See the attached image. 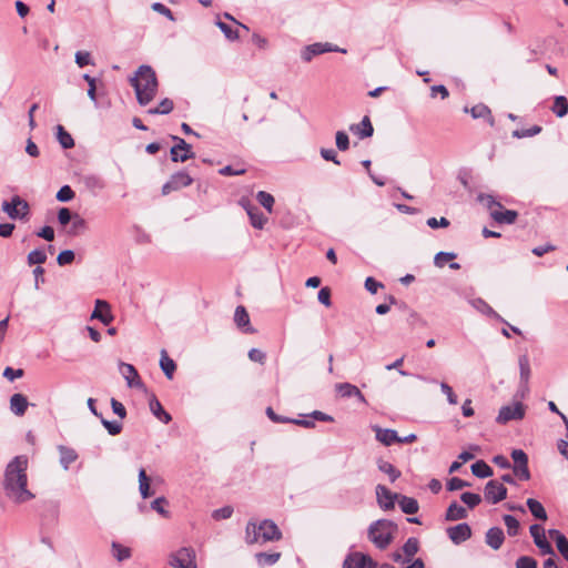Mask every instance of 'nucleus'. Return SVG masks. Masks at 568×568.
I'll return each instance as SVG.
<instances>
[{"instance_id":"obj_58","label":"nucleus","mask_w":568,"mask_h":568,"mask_svg":"<svg viewBox=\"0 0 568 568\" xmlns=\"http://www.w3.org/2000/svg\"><path fill=\"white\" fill-rule=\"evenodd\" d=\"M74 197V192L69 185L62 186L57 193V200L60 202H69Z\"/></svg>"},{"instance_id":"obj_18","label":"nucleus","mask_w":568,"mask_h":568,"mask_svg":"<svg viewBox=\"0 0 568 568\" xmlns=\"http://www.w3.org/2000/svg\"><path fill=\"white\" fill-rule=\"evenodd\" d=\"M92 320H99L103 324L108 325L113 321V315L110 310L108 302L102 300L95 301V307L91 314Z\"/></svg>"},{"instance_id":"obj_54","label":"nucleus","mask_w":568,"mask_h":568,"mask_svg":"<svg viewBox=\"0 0 568 568\" xmlns=\"http://www.w3.org/2000/svg\"><path fill=\"white\" fill-rule=\"evenodd\" d=\"M233 511L234 510L232 506H224L222 508L213 510L212 518L215 520L227 519L232 516Z\"/></svg>"},{"instance_id":"obj_3","label":"nucleus","mask_w":568,"mask_h":568,"mask_svg":"<svg viewBox=\"0 0 568 568\" xmlns=\"http://www.w3.org/2000/svg\"><path fill=\"white\" fill-rule=\"evenodd\" d=\"M282 538V532L277 525L271 519H264L258 524L250 520L245 529V541L252 544H265L276 541Z\"/></svg>"},{"instance_id":"obj_24","label":"nucleus","mask_w":568,"mask_h":568,"mask_svg":"<svg viewBox=\"0 0 568 568\" xmlns=\"http://www.w3.org/2000/svg\"><path fill=\"white\" fill-rule=\"evenodd\" d=\"M505 540V535L501 528L493 527L488 529L485 536L486 544L494 550H498Z\"/></svg>"},{"instance_id":"obj_41","label":"nucleus","mask_w":568,"mask_h":568,"mask_svg":"<svg viewBox=\"0 0 568 568\" xmlns=\"http://www.w3.org/2000/svg\"><path fill=\"white\" fill-rule=\"evenodd\" d=\"M477 201L486 205V207L493 213V210L503 209L500 202L496 201L493 195L480 193L477 196Z\"/></svg>"},{"instance_id":"obj_59","label":"nucleus","mask_w":568,"mask_h":568,"mask_svg":"<svg viewBox=\"0 0 568 568\" xmlns=\"http://www.w3.org/2000/svg\"><path fill=\"white\" fill-rule=\"evenodd\" d=\"M474 119L487 118L490 115V110L485 104H477L470 109Z\"/></svg>"},{"instance_id":"obj_15","label":"nucleus","mask_w":568,"mask_h":568,"mask_svg":"<svg viewBox=\"0 0 568 568\" xmlns=\"http://www.w3.org/2000/svg\"><path fill=\"white\" fill-rule=\"evenodd\" d=\"M377 503L384 510H389L395 507V501L398 500L399 494L392 493L383 485L376 486Z\"/></svg>"},{"instance_id":"obj_21","label":"nucleus","mask_w":568,"mask_h":568,"mask_svg":"<svg viewBox=\"0 0 568 568\" xmlns=\"http://www.w3.org/2000/svg\"><path fill=\"white\" fill-rule=\"evenodd\" d=\"M469 304L479 313L497 320L501 323H506L505 318H503L486 301L480 297L469 300Z\"/></svg>"},{"instance_id":"obj_57","label":"nucleus","mask_w":568,"mask_h":568,"mask_svg":"<svg viewBox=\"0 0 568 568\" xmlns=\"http://www.w3.org/2000/svg\"><path fill=\"white\" fill-rule=\"evenodd\" d=\"M74 252L72 250H64L59 253L57 257V262L59 265L63 266L67 264H71L74 261Z\"/></svg>"},{"instance_id":"obj_53","label":"nucleus","mask_w":568,"mask_h":568,"mask_svg":"<svg viewBox=\"0 0 568 568\" xmlns=\"http://www.w3.org/2000/svg\"><path fill=\"white\" fill-rule=\"evenodd\" d=\"M83 80L88 82V97L92 102L97 104V85L95 79L89 74H83Z\"/></svg>"},{"instance_id":"obj_11","label":"nucleus","mask_w":568,"mask_h":568,"mask_svg":"<svg viewBox=\"0 0 568 568\" xmlns=\"http://www.w3.org/2000/svg\"><path fill=\"white\" fill-rule=\"evenodd\" d=\"M530 535L534 539L535 545L539 549L541 555L556 556L554 548L546 538V532L542 526L534 524L529 528Z\"/></svg>"},{"instance_id":"obj_42","label":"nucleus","mask_w":568,"mask_h":568,"mask_svg":"<svg viewBox=\"0 0 568 568\" xmlns=\"http://www.w3.org/2000/svg\"><path fill=\"white\" fill-rule=\"evenodd\" d=\"M173 101L165 98L163 99L156 108H152L148 110L149 114H168L173 110Z\"/></svg>"},{"instance_id":"obj_8","label":"nucleus","mask_w":568,"mask_h":568,"mask_svg":"<svg viewBox=\"0 0 568 568\" xmlns=\"http://www.w3.org/2000/svg\"><path fill=\"white\" fill-rule=\"evenodd\" d=\"M325 52H342V53H346V50L345 49H341V48H338L336 45H333V44H331L328 42H325V43L316 42V43L306 45L302 50L301 57H302V59L305 62H310L315 55H318V54H322V53H325Z\"/></svg>"},{"instance_id":"obj_51","label":"nucleus","mask_w":568,"mask_h":568,"mask_svg":"<svg viewBox=\"0 0 568 568\" xmlns=\"http://www.w3.org/2000/svg\"><path fill=\"white\" fill-rule=\"evenodd\" d=\"M540 132H541V126L534 125L526 130H515L513 132V136L517 138V139H523V138L535 136V135L539 134Z\"/></svg>"},{"instance_id":"obj_48","label":"nucleus","mask_w":568,"mask_h":568,"mask_svg":"<svg viewBox=\"0 0 568 568\" xmlns=\"http://www.w3.org/2000/svg\"><path fill=\"white\" fill-rule=\"evenodd\" d=\"M47 254L43 250H33L28 254V263L30 265H41L45 263Z\"/></svg>"},{"instance_id":"obj_45","label":"nucleus","mask_w":568,"mask_h":568,"mask_svg":"<svg viewBox=\"0 0 568 568\" xmlns=\"http://www.w3.org/2000/svg\"><path fill=\"white\" fill-rule=\"evenodd\" d=\"M112 554L119 561L126 560L131 557L130 548L124 547L118 542L112 544Z\"/></svg>"},{"instance_id":"obj_23","label":"nucleus","mask_w":568,"mask_h":568,"mask_svg":"<svg viewBox=\"0 0 568 568\" xmlns=\"http://www.w3.org/2000/svg\"><path fill=\"white\" fill-rule=\"evenodd\" d=\"M373 430L375 432L376 439L385 446H390L398 440L397 432L394 429L373 426Z\"/></svg>"},{"instance_id":"obj_61","label":"nucleus","mask_w":568,"mask_h":568,"mask_svg":"<svg viewBox=\"0 0 568 568\" xmlns=\"http://www.w3.org/2000/svg\"><path fill=\"white\" fill-rule=\"evenodd\" d=\"M468 486H469V483H467L458 477H453L447 483V489L450 491L459 490V489H463Z\"/></svg>"},{"instance_id":"obj_40","label":"nucleus","mask_w":568,"mask_h":568,"mask_svg":"<svg viewBox=\"0 0 568 568\" xmlns=\"http://www.w3.org/2000/svg\"><path fill=\"white\" fill-rule=\"evenodd\" d=\"M57 139L63 149H71L74 145L73 138L62 125L57 126Z\"/></svg>"},{"instance_id":"obj_9","label":"nucleus","mask_w":568,"mask_h":568,"mask_svg":"<svg viewBox=\"0 0 568 568\" xmlns=\"http://www.w3.org/2000/svg\"><path fill=\"white\" fill-rule=\"evenodd\" d=\"M172 140L175 141L170 151L173 162H185L194 158L191 145L184 139L173 135Z\"/></svg>"},{"instance_id":"obj_26","label":"nucleus","mask_w":568,"mask_h":568,"mask_svg":"<svg viewBox=\"0 0 568 568\" xmlns=\"http://www.w3.org/2000/svg\"><path fill=\"white\" fill-rule=\"evenodd\" d=\"M29 406L24 395L16 393L10 397V409L17 416H23Z\"/></svg>"},{"instance_id":"obj_37","label":"nucleus","mask_w":568,"mask_h":568,"mask_svg":"<svg viewBox=\"0 0 568 568\" xmlns=\"http://www.w3.org/2000/svg\"><path fill=\"white\" fill-rule=\"evenodd\" d=\"M246 212L250 216L251 223L255 229H263L266 217L256 207L247 206Z\"/></svg>"},{"instance_id":"obj_4","label":"nucleus","mask_w":568,"mask_h":568,"mask_svg":"<svg viewBox=\"0 0 568 568\" xmlns=\"http://www.w3.org/2000/svg\"><path fill=\"white\" fill-rule=\"evenodd\" d=\"M397 525L388 519L373 521L367 530L368 539L378 549H386L393 541Z\"/></svg>"},{"instance_id":"obj_5","label":"nucleus","mask_w":568,"mask_h":568,"mask_svg":"<svg viewBox=\"0 0 568 568\" xmlns=\"http://www.w3.org/2000/svg\"><path fill=\"white\" fill-rule=\"evenodd\" d=\"M1 209L12 220H24L30 211L28 202L19 195H14L10 201H4Z\"/></svg>"},{"instance_id":"obj_17","label":"nucleus","mask_w":568,"mask_h":568,"mask_svg":"<svg viewBox=\"0 0 568 568\" xmlns=\"http://www.w3.org/2000/svg\"><path fill=\"white\" fill-rule=\"evenodd\" d=\"M447 534L454 544L459 545L470 538L471 529L468 524L463 523V524H458L456 526L449 527L447 529Z\"/></svg>"},{"instance_id":"obj_50","label":"nucleus","mask_w":568,"mask_h":568,"mask_svg":"<svg viewBox=\"0 0 568 568\" xmlns=\"http://www.w3.org/2000/svg\"><path fill=\"white\" fill-rule=\"evenodd\" d=\"M280 557H281L280 552H272V554L258 552L256 555V559H257L258 564H261V565H274L275 562L278 561Z\"/></svg>"},{"instance_id":"obj_63","label":"nucleus","mask_w":568,"mask_h":568,"mask_svg":"<svg viewBox=\"0 0 568 568\" xmlns=\"http://www.w3.org/2000/svg\"><path fill=\"white\" fill-rule=\"evenodd\" d=\"M516 568H537V561L528 556H521L516 560Z\"/></svg>"},{"instance_id":"obj_56","label":"nucleus","mask_w":568,"mask_h":568,"mask_svg":"<svg viewBox=\"0 0 568 568\" xmlns=\"http://www.w3.org/2000/svg\"><path fill=\"white\" fill-rule=\"evenodd\" d=\"M336 146L341 151H346L349 146L348 135L344 131H337L335 135Z\"/></svg>"},{"instance_id":"obj_34","label":"nucleus","mask_w":568,"mask_h":568,"mask_svg":"<svg viewBox=\"0 0 568 568\" xmlns=\"http://www.w3.org/2000/svg\"><path fill=\"white\" fill-rule=\"evenodd\" d=\"M160 366H161V369L163 371V373L165 374V376L169 379H172L173 374L176 369V365H175L174 361L168 356V354L164 349L161 352Z\"/></svg>"},{"instance_id":"obj_33","label":"nucleus","mask_w":568,"mask_h":568,"mask_svg":"<svg viewBox=\"0 0 568 568\" xmlns=\"http://www.w3.org/2000/svg\"><path fill=\"white\" fill-rule=\"evenodd\" d=\"M527 507L529 508L531 515L536 518V519H539V520H547V513L544 508V506L541 505V503H539L538 500L534 499V498H528L527 501Z\"/></svg>"},{"instance_id":"obj_20","label":"nucleus","mask_w":568,"mask_h":568,"mask_svg":"<svg viewBox=\"0 0 568 568\" xmlns=\"http://www.w3.org/2000/svg\"><path fill=\"white\" fill-rule=\"evenodd\" d=\"M367 562L376 566V562L368 555L353 552L344 560L343 568H365Z\"/></svg>"},{"instance_id":"obj_43","label":"nucleus","mask_w":568,"mask_h":568,"mask_svg":"<svg viewBox=\"0 0 568 568\" xmlns=\"http://www.w3.org/2000/svg\"><path fill=\"white\" fill-rule=\"evenodd\" d=\"M378 469L387 474L390 481H395L400 476V473L390 463L383 459L378 460Z\"/></svg>"},{"instance_id":"obj_1","label":"nucleus","mask_w":568,"mask_h":568,"mask_svg":"<svg viewBox=\"0 0 568 568\" xmlns=\"http://www.w3.org/2000/svg\"><path fill=\"white\" fill-rule=\"evenodd\" d=\"M28 464L26 455H18L4 468L2 488L6 497L13 504L21 505L36 498L29 488Z\"/></svg>"},{"instance_id":"obj_47","label":"nucleus","mask_w":568,"mask_h":568,"mask_svg":"<svg viewBox=\"0 0 568 568\" xmlns=\"http://www.w3.org/2000/svg\"><path fill=\"white\" fill-rule=\"evenodd\" d=\"M256 199L264 209H266L270 213L272 212L274 204V197L272 194L265 191H258L256 194Z\"/></svg>"},{"instance_id":"obj_30","label":"nucleus","mask_w":568,"mask_h":568,"mask_svg":"<svg viewBox=\"0 0 568 568\" xmlns=\"http://www.w3.org/2000/svg\"><path fill=\"white\" fill-rule=\"evenodd\" d=\"M397 501L404 514L414 515L419 509L418 501L413 497L399 495Z\"/></svg>"},{"instance_id":"obj_64","label":"nucleus","mask_w":568,"mask_h":568,"mask_svg":"<svg viewBox=\"0 0 568 568\" xmlns=\"http://www.w3.org/2000/svg\"><path fill=\"white\" fill-rule=\"evenodd\" d=\"M456 257V254L455 253H449V252H439L435 255V265L438 266V267H443L444 266V263L446 261H452Z\"/></svg>"},{"instance_id":"obj_7","label":"nucleus","mask_w":568,"mask_h":568,"mask_svg":"<svg viewBox=\"0 0 568 568\" xmlns=\"http://www.w3.org/2000/svg\"><path fill=\"white\" fill-rule=\"evenodd\" d=\"M193 548L183 547L170 558V565L174 568H197Z\"/></svg>"},{"instance_id":"obj_52","label":"nucleus","mask_w":568,"mask_h":568,"mask_svg":"<svg viewBox=\"0 0 568 568\" xmlns=\"http://www.w3.org/2000/svg\"><path fill=\"white\" fill-rule=\"evenodd\" d=\"M463 503H465L469 508H474L480 504L481 497L478 494L474 493H463L460 496Z\"/></svg>"},{"instance_id":"obj_38","label":"nucleus","mask_w":568,"mask_h":568,"mask_svg":"<svg viewBox=\"0 0 568 568\" xmlns=\"http://www.w3.org/2000/svg\"><path fill=\"white\" fill-rule=\"evenodd\" d=\"M139 490L144 499L153 494L150 491V478L148 477L144 468H141L139 471Z\"/></svg>"},{"instance_id":"obj_22","label":"nucleus","mask_w":568,"mask_h":568,"mask_svg":"<svg viewBox=\"0 0 568 568\" xmlns=\"http://www.w3.org/2000/svg\"><path fill=\"white\" fill-rule=\"evenodd\" d=\"M349 130L359 139L371 138L374 133V128L372 125L371 119L367 115H365L359 123L352 124Z\"/></svg>"},{"instance_id":"obj_32","label":"nucleus","mask_w":568,"mask_h":568,"mask_svg":"<svg viewBox=\"0 0 568 568\" xmlns=\"http://www.w3.org/2000/svg\"><path fill=\"white\" fill-rule=\"evenodd\" d=\"M59 453L60 464L64 470H68L70 465L77 460L78 454L74 449L65 446H59Z\"/></svg>"},{"instance_id":"obj_49","label":"nucleus","mask_w":568,"mask_h":568,"mask_svg":"<svg viewBox=\"0 0 568 568\" xmlns=\"http://www.w3.org/2000/svg\"><path fill=\"white\" fill-rule=\"evenodd\" d=\"M216 26L224 33V36L227 40L235 41L239 39L237 30L233 29L230 24L219 20V21H216Z\"/></svg>"},{"instance_id":"obj_55","label":"nucleus","mask_w":568,"mask_h":568,"mask_svg":"<svg viewBox=\"0 0 568 568\" xmlns=\"http://www.w3.org/2000/svg\"><path fill=\"white\" fill-rule=\"evenodd\" d=\"M100 418H101L102 425L106 428V430L109 432L110 435L114 436V435H118L121 433V430H122L121 423L110 422L108 419H104L102 416Z\"/></svg>"},{"instance_id":"obj_62","label":"nucleus","mask_w":568,"mask_h":568,"mask_svg":"<svg viewBox=\"0 0 568 568\" xmlns=\"http://www.w3.org/2000/svg\"><path fill=\"white\" fill-rule=\"evenodd\" d=\"M152 10H154L155 12L166 17L171 21L175 20L172 11L168 7H165L163 3H161V2H154L152 4Z\"/></svg>"},{"instance_id":"obj_46","label":"nucleus","mask_w":568,"mask_h":568,"mask_svg":"<svg viewBox=\"0 0 568 568\" xmlns=\"http://www.w3.org/2000/svg\"><path fill=\"white\" fill-rule=\"evenodd\" d=\"M507 532L509 536H517L519 532V521L511 515H505L503 517Z\"/></svg>"},{"instance_id":"obj_44","label":"nucleus","mask_w":568,"mask_h":568,"mask_svg":"<svg viewBox=\"0 0 568 568\" xmlns=\"http://www.w3.org/2000/svg\"><path fill=\"white\" fill-rule=\"evenodd\" d=\"M168 500L165 497H158L151 503V508L164 518L170 517V511L165 508Z\"/></svg>"},{"instance_id":"obj_31","label":"nucleus","mask_w":568,"mask_h":568,"mask_svg":"<svg viewBox=\"0 0 568 568\" xmlns=\"http://www.w3.org/2000/svg\"><path fill=\"white\" fill-rule=\"evenodd\" d=\"M518 214L516 211L513 210H493L491 217L498 222L504 224H513L515 223Z\"/></svg>"},{"instance_id":"obj_19","label":"nucleus","mask_w":568,"mask_h":568,"mask_svg":"<svg viewBox=\"0 0 568 568\" xmlns=\"http://www.w3.org/2000/svg\"><path fill=\"white\" fill-rule=\"evenodd\" d=\"M335 389L342 397H356L359 403L366 404V398L363 393L358 389L357 386L351 383H338L335 385Z\"/></svg>"},{"instance_id":"obj_36","label":"nucleus","mask_w":568,"mask_h":568,"mask_svg":"<svg viewBox=\"0 0 568 568\" xmlns=\"http://www.w3.org/2000/svg\"><path fill=\"white\" fill-rule=\"evenodd\" d=\"M471 473L478 478H487L493 475V469L484 460H477L471 465Z\"/></svg>"},{"instance_id":"obj_13","label":"nucleus","mask_w":568,"mask_h":568,"mask_svg":"<svg viewBox=\"0 0 568 568\" xmlns=\"http://www.w3.org/2000/svg\"><path fill=\"white\" fill-rule=\"evenodd\" d=\"M419 542L417 538L410 537L406 540L400 550L392 554V559L395 562H408L418 552Z\"/></svg>"},{"instance_id":"obj_35","label":"nucleus","mask_w":568,"mask_h":568,"mask_svg":"<svg viewBox=\"0 0 568 568\" xmlns=\"http://www.w3.org/2000/svg\"><path fill=\"white\" fill-rule=\"evenodd\" d=\"M82 181H83L85 187L91 191H100L105 187L104 181L95 174L84 175Z\"/></svg>"},{"instance_id":"obj_6","label":"nucleus","mask_w":568,"mask_h":568,"mask_svg":"<svg viewBox=\"0 0 568 568\" xmlns=\"http://www.w3.org/2000/svg\"><path fill=\"white\" fill-rule=\"evenodd\" d=\"M525 406L520 402H516L513 405L503 406L496 417V422L500 425H505L511 420H520L525 417Z\"/></svg>"},{"instance_id":"obj_2","label":"nucleus","mask_w":568,"mask_h":568,"mask_svg":"<svg viewBox=\"0 0 568 568\" xmlns=\"http://www.w3.org/2000/svg\"><path fill=\"white\" fill-rule=\"evenodd\" d=\"M134 88L136 100L140 105H148L158 92V79L153 69L149 65H141L130 79Z\"/></svg>"},{"instance_id":"obj_60","label":"nucleus","mask_w":568,"mask_h":568,"mask_svg":"<svg viewBox=\"0 0 568 568\" xmlns=\"http://www.w3.org/2000/svg\"><path fill=\"white\" fill-rule=\"evenodd\" d=\"M75 63L80 68H83L89 64H93V62L91 60V54L88 51H78L75 53Z\"/></svg>"},{"instance_id":"obj_29","label":"nucleus","mask_w":568,"mask_h":568,"mask_svg":"<svg viewBox=\"0 0 568 568\" xmlns=\"http://www.w3.org/2000/svg\"><path fill=\"white\" fill-rule=\"evenodd\" d=\"M467 516H468L467 510L463 506H460L459 504L454 501L448 506V508L446 510L445 519L447 521H455V520L465 519V518H467Z\"/></svg>"},{"instance_id":"obj_10","label":"nucleus","mask_w":568,"mask_h":568,"mask_svg":"<svg viewBox=\"0 0 568 568\" xmlns=\"http://www.w3.org/2000/svg\"><path fill=\"white\" fill-rule=\"evenodd\" d=\"M511 458L515 463L513 470L514 475L520 480H528L530 478V471L528 469V456L523 449H514L511 452Z\"/></svg>"},{"instance_id":"obj_39","label":"nucleus","mask_w":568,"mask_h":568,"mask_svg":"<svg viewBox=\"0 0 568 568\" xmlns=\"http://www.w3.org/2000/svg\"><path fill=\"white\" fill-rule=\"evenodd\" d=\"M551 110L557 116L564 118L568 113L567 99L564 95L556 97Z\"/></svg>"},{"instance_id":"obj_12","label":"nucleus","mask_w":568,"mask_h":568,"mask_svg":"<svg viewBox=\"0 0 568 568\" xmlns=\"http://www.w3.org/2000/svg\"><path fill=\"white\" fill-rule=\"evenodd\" d=\"M193 183V179L184 171L171 175L170 180L162 186V194L168 195L173 191L186 187Z\"/></svg>"},{"instance_id":"obj_28","label":"nucleus","mask_w":568,"mask_h":568,"mask_svg":"<svg viewBox=\"0 0 568 568\" xmlns=\"http://www.w3.org/2000/svg\"><path fill=\"white\" fill-rule=\"evenodd\" d=\"M234 322L239 328L244 329L246 333H253L254 329L250 326V316L244 306L239 305L234 312Z\"/></svg>"},{"instance_id":"obj_14","label":"nucleus","mask_w":568,"mask_h":568,"mask_svg":"<svg viewBox=\"0 0 568 568\" xmlns=\"http://www.w3.org/2000/svg\"><path fill=\"white\" fill-rule=\"evenodd\" d=\"M507 496V488L497 480H489L485 486V498L491 504L504 500Z\"/></svg>"},{"instance_id":"obj_25","label":"nucleus","mask_w":568,"mask_h":568,"mask_svg":"<svg viewBox=\"0 0 568 568\" xmlns=\"http://www.w3.org/2000/svg\"><path fill=\"white\" fill-rule=\"evenodd\" d=\"M149 407L151 413L162 423L169 424L172 420L171 415L164 410L162 404L154 395L149 399Z\"/></svg>"},{"instance_id":"obj_27","label":"nucleus","mask_w":568,"mask_h":568,"mask_svg":"<svg viewBox=\"0 0 568 568\" xmlns=\"http://www.w3.org/2000/svg\"><path fill=\"white\" fill-rule=\"evenodd\" d=\"M519 375H520V387L524 390L528 389V382L530 378V363L526 354L520 355L518 358Z\"/></svg>"},{"instance_id":"obj_16","label":"nucleus","mask_w":568,"mask_h":568,"mask_svg":"<svg viewBox=\"0 0 568 568\" xmlns=\"http://www.w3.org/2000/svg\"><path fill=\"white\" fill-rule=\"evenodd\" d=\"M119 369L123 378L126 381L129 387H143V383L139 376V373L132 364L121 362L119 364Z\"/></svg>"}]
</instances>
